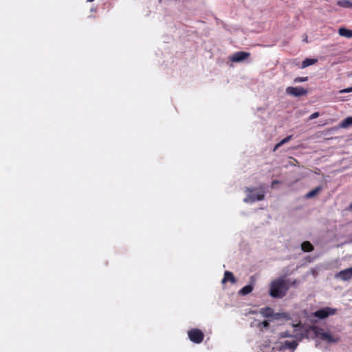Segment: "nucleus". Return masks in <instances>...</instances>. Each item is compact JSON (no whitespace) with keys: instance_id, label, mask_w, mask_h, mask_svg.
Here are the masks:
<instances>
[{"instance_id":"nucleus-1","label":"nucleus","mask_w":352,"mask_h":352,"mask_svg":"<svg viewBox=\"0 0 352 352\" xmlns=\"http://www.w3.org/2000/svg\"><path fill=\"white\" fill-rule=\"evenodd\" d=\"M289 279L277 278L270 283V295L273 298H281L285 296L289 288Z\"/></svg>"},{"instance_id":"nucleus-12","label":"nucleus","mask_w":352,"mask_h":352,"mask_svg":"<svg viewBox=\"0 0 352 352\" xmlns=\"http://www.w3.org/2000/svg\"><path fill=\"white\" fill-rule=\"evenodd\" d=\"M228 281H230L232 283H235L236 282V279L235 278V277L234 276L233 274L231 272L226 271L221 283L224 284Z\"/></svg>"},{"instance_id":"nucleus-27","label":"nucleus","mask_w":352,"mask_h":352,"mask_svg":"<svg viewBox=\"0 0 352 352\" xmlns=\"http://www.w3.org/2000/svg\"><path fill=\"white\" fill-rule=\"evenodd\" d=\"M296 280H291L289 279V287H290L291 285H296Z\"/></svg>"},{"instance_id":"nucleus-4","label":"nucleus","mask_w":352,"mask_h":352,"mask_svg":"<svg viewBox=\"0 0 352 352\" xmlns=\"http://www.w3.org/2000/svg\"><path fill=\"white\" fill-rule=\"evenodd\" d=\"M336 309L326 307L324 308H322L314 312L313 315L315 317L318 318L320 319H324L329 316H333L336 314Z\"/></svg>"},{"instance_id":"nucleus-15","label":"nucleus","mask_w":352,"mask_h":352,"mask_svg":"<svg viewBox=\"0 0 352 352\" xmlns=\"http://www.w3.org/2000/svg\"><path fill=\"white\" fill-rule=\"evenodd\" d=\"M253 290V286L252 285H248L241 288L239 294L243 296L250 294Z\"/></svg>"},{"instance_id":"nucleus-18","label":"nucleus","mask_w":352,"mask_h":352,"mask_svg":"<svg viewBox=\"0 0 352 352\" xmlns=\"http://www.w3.org/2000/svg\"><path fill=\"white\" fill-rule=\"evenodd\" d=\"M322 190L321 186H318L316 188L313 189L310 192H309L306 195L305 197L307 199L312 198L314 196H316L318 193H319Z\"/></svg>"},{"instance_id":"nucleus-7","label":"nucleus","mask_w":352,"mask_h":352,"mask_svg":"<svg viewBox=\"0 0 352 352\" xmlns=\"http://www.w3.org/2000/svg\"><path fill=\"white\" fill-rule=\"evenodd\" d=\"M336 278L347 281L352 278V267L341 270L335 275Z\"/></svg>"},{"instance_id":"nucleus-6","label":"nucleus","mask_w":352,"mask_h":352,"mask_svg":"<svg viewBox=\"0 0 352 352\" xmlns=\"http://www.w3.org/2000/svg\"><path fill=\"white\" fill-rule=\"evenodd\" d=\"M286 93L289 95L298 97L306 95L308 91L307 89L301 87H288L286 89Z\"/></svg>"},{"instance_id":"nucleus-28","label":"nucleus","mask_w":352,"mask_h":352,"mask_svg":"<svg viewBox=\"0 0 352 352\" xmlns=\"http://www.w3.org/2000/svg\"><path fill=\"white\" fill-rule=\"evenodd\" d=\"M349 208L352 209V203L350 204Z\"/></svg>"},{"instance_id":"nucleus-19","label":"nucleus","mask_w":352,"mask_h":352,"mask_svg":"<svg viewBox=\"0 0 352 352\" xmlns=\"http://www.w3.org/2000/svg\"><path fill=\"white\" fill-rule=\"evenodd\" d=\"M296 337V334H292V331L286 330L279 333L280 338Z\"/></svg>"},{"instance_id":"nucleus-16","label":"nucleus","mask_w":352,"mask_h":352,"mask_svg":"<svg viewBox=\"0 0 352 352\" xmlns=\"http://www.w3.org/2000/svg\"><path fill=\"white\" fill-rule=\"evenodd\" d=\"M352 126V117H347L340 123V128H347Z\"/></svg>"},{"instance_id":"nucleus-8","label":"nucleus","mask_w":352,"mask_h":352,"mask_svg":"<svg viewBox=\"0 0 352 352\" xmlns=\"http://www.w3.org/2000/svg\"><path fill=\"white\" fill-rule=\"evenodd\" d=\"M250 56V54L249 52H237L230 58V60L234 63H239L247 59Z\"/></svg>"},{"instance_id":"nucleus-13","label":"nucleus","mask_w":352,"mask_h":352,"mask_svg":"<svg viewBox=\"0 0 352 352\" xmlns=\"http://www.w3.org/2000/svg\"><path fill=\"white\" fill-rule=\"evenodd\" d=\"M338 33L342 36L346 38H352V30L346 29L344 28H340L338 30Z\"/></svg>"},{"instance_id":"nucleus-9","label":"nucleus","mask_w":352,"mask_h":352,"mask_svg":"<svg viewBox=\"0 0 352 352\" xmlns=\"http://www.w3.org/2000/svg\"><path fill=\"white\" fill-rule=\"evenodd\" d=\"M298 345V342L297 340H285L283 342H280V345L279 346L280 351H283L286 349H292L294 351Z\"/></svg>"},{"instance_id":"nucleus-21","label":"nucleus","mask_w":352,"mask_h":352,"mask_svg":"<svg viewBox=\"0 0 352 352\" xmlns=\"http://www.w3.org/2000/svg\"><path fill=\"white\" fill-rule=\"evenodd\" d=\"M338 5L342 8H352V1H338Z\"/></svg>"},{"instance_id":"nucleus-2","label":"nucleus","mask_w":352,"mask_h":352,"mask_svg":"<svg viewBox=\"0 0 352 352\" xmlns=\"http://www.w3.org/2000/svg\"><path fill=\"white\" fill-rule=\"evenodd\" d=\"M314 333L316 337L329 343H336L338 341V338H334L328 331H324L322 329L315 327Z\"/></svg>"},{"instance_id":"nucleus-26","label":"nucleus","mask_w":352,"mask_h":352,"mask_svg":"<svg viewBox=\"0 0 352 352\" xmlns=\"http://www.w3.org/2000/svg\"><path fill=\"white\" fill-rule=\"evenodd\" d=\"M278 183H279V181H278V180H274V181L272 182L271 187H272V188H274V186L275 185H276L277 184H278Z\"/></svg>"},{"instance_id":"nucleus-3","label":"nucleus","mask_w":352,"mask_h":352,"mask_svg":"<svg viewBox=\"0 0 352 352\" xmlns=\"http://www.w3.org/2000/svg\"><path fill=\"white\" fill-rule=\"evenodd\" d=\"M254 191V188H246L245 190V192L248 193L247 197L244 198L243 201L245 203H254L256 201H261L265 198V195L263 192L258 193L256 195H253L252 192Z\"/></svg>"},{"instance_id":"nucleus-24","label":"nucleus","mask_w":352,"mask_h":352,"mask_svg":"<svg viewBox=\"0 0 352 352\" xmlns=\"http://www.w3.org/2000/svg\"><path fill=\"white\" fill-rule=\"evenodd\" d=\"M319 113L318 112H314L312 114L310 115L309 116V120H314L315 118H317L318 116H319Z\"/></svg>"},{"instance_id":"nucleus-11","label":"nucleus","mask_w":352,"mask_h":352,"mask_svg":"<svg viewBox=\"0 0 352 352\" xmlns=\"http://www.w3.org/2000/svg\"><path fill=\"white\" fill-rule=\"evenodd\" d=\"M292 330V334H296V337H293V338H296L297 340H301L303 337V333L301 331L302 326L300 323H298L296 324H293Z\"/></svg>"},{"instance_id":"nucleus-17","label":"nucleus","mask_w":352,"mask_h":352,"mask_svg":"<svg viewBox=\"0 0 352 352\" xmlns=\"http://www.w3.org/2000/svg\"><path fill=\"white\" fill-rule=\"evenodd\" d=\"M316 62H317V59L306 58L305 60H304L302 62L301 67L302 69H304V68H305V67H307L308 66H310V65H312L315 64Z\"/></svg>"},{"instance_id":"nucleus-10","label":"nucleus","mask_w":352,"mask_h":352,"mask_svg":"<svg viewBox=\"0 0 352 352\" xmlns=\"http://www.w3.org/2000/svg\"><path fill=\"white\" fill-rule=\"evenodd\" d=\"M261 314L265 318L274 317L275 318H279V314H274V311L270 307H264L260 310Z\"/></svg>"},{"instance_id":"nucleus-20","label":"nucleus","mask_w":352,"mask_h":352,"mask_svg":"<svg viewBox=\"0 0 352 352\" xmlns=\"http://www.w3.org/2000/svg\"><path fill=\"white\" fill-rule=\"evenodd\" d=\"M292 138V135H289V136L285 138L284 139H283L279 143H278L277 144L275 145V146L274 148V151H276V149H278L280 146H281L284 144L287 143Z\"/></svg>"},{"instance_id":"nucleus-23","label":"nucleus","mask_w":352,"mask_h":352,"mask_svg":"<svg viewBox=\"0 0 352 352\" xmlns=\"http://www.w3.org/2000/svg\"><path fill=\"white\" fill-rule=\"evenodd\" d=\"M308 80L307 77H298L294 79V82H305Z\"/></svg>"},{"instance_id":"nucleus-14","label":"nucleus","mask_w":352,"mask_h":352,"mask_svg":"<svg viewBox=\"0 0 352 352\" xmlns=\"http://www.w3.org/2000/svg\"><path fill=\"white\" fill-rule=\"evenodd\" d=\"M301 249L303 252H311L314 250V246L309 241H305L301 244Z\"/></svg>"},{"instance_id":"nucleus-5","label":"nucleus","mask_w":352,"mask_h":352,"mask_svg":"<svg viewBox=\"0 0 352 352\" xmlns=\"http://www.w3.org/2000/svg\"><path fill=\"white\" fill-rule=\"evenodd\" d=\"M189 339L197 344L201 343L204 340V333L203 332L198 329H193L188 331V333Z\"/></svg>"},{"instance_id":"nucleus-22","label":"nucleus","mask_w":352,"mask_h":352,"mask_svg":"<svg viewBox=\"0 0 352 352\" xmlns=\"http://www.w3.org/2000/svg\"><path fill=\"white\" fill-rule=\"evenodd\" d=\"M270 324L269 322L267 320H265L263 322H259L258 324V327L262 330L263 328H267L269 327Z\"/></svg>"},{"instance_id":"nucleus-25","label":"nucleus","mask_w":352,"mask_h":352,"mask_svg":"<svg viewBox=\"0 0 352 352\" xmlns=\"http://www.w3.org/2000/svg\"><path fill=\"white\" fill-rule=\"evenodd\" d=\"M352 91V87H349V88H346V89H342L340 91V93L341 94H343V93H349V92H351Z\"/></svg>"}]
</instances>
